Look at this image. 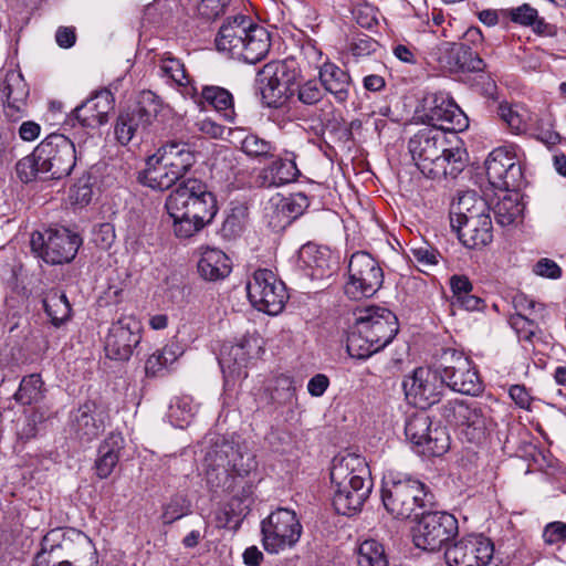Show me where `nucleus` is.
Wrapping results in <instances>:
<instances>
[{
	"label": "nucleus",
	"instance_id": "nucleus-57",
	"mask_svg": "<svg viewBox=\"0 0 566 566\" xmlns=\"http://www.w3.org/2000/svg\"><path fill=\"white\" fill-rule=\"evenodd\" d=\"M537 10L528 3H523L516 8L504 10V15L513 23L523 27H531L536 23Z\"/></svg>",
	"mask_w": 566,
	"mask_h": 566
},
{
	"label": "nucleus",
	"instance_id": "nucleus-7",
	"mask_svg": "<svg viewBox=\"0 0 566 566\" xmlns=\"http://www.w3.org/2000/svg\"><path fill=\"white\" fill-rule=\"evenodd\" d=\"M439 373L444 386L455 392L475 396L482 389V381L473 361L462 352L443 348L438 358Z\"/></svg>",
	"mask_w": 566,
	"mask_h": 566
},
{
	"label": "nucleus",
	"instance_id": "nucleus-9",
	"mask_svg": "<svg viewBox=\"0 0 566 566\" xmlns=\"http://www.w3.org/2000/svg\"><path fill=\"white\" fill-rule=\"evenodd\" d=\"M34 150L44 178L62 179L67 177L75 167L74 143L62 134L49 135Z\"/></svg>",
	"mask_w": 566,
	"mask_h": 566
},
{
	"label": "nucleus",
	"instance_id": "nucleus-6",
	"mask_svg": "<svg viewBox=\"0 0 566 566\" xmlns=\"http://www.w3.org/2000/svg\"><path fill=\"white\" fill-rule=\"evenodd\" d=\"M41 546L54 559L66 560L70 566H97L98 556L92 539L73 527H56L42 538Z\"/></svg>",
	"mask_w": 566,
	"mask_h": 566
},
{
	"label": "nucleus",
	"instance_id": "nucleus-59",
	"mask_svg": "<svg viewBox=\"0 0 566 566\" xmlns=\"http://www.w3.org/2000/svg\"><path fill=\"white\" fill-rule=\"evenodd\" d=\"M542 538L546 545L558 546L566 541V523L560 521L551 522L545 525Z\"/></svg>",
	"mask_w": 566,
	"mask_h": 566
},
{
	"label": "nucleus",
	"instance_id": "nucleus-3",
	"mask_svg": "<svg viewBox=\"0 0 566 566\" xmlns=\"http://www.w3.org/2000/svg\"><path fill=\"white\" fill-rule=\"evenodd\" d=\"M354 325L347 336L350 357L366 359L389 345L399 332L397 316L388 308L370 305L353 312Z\"/></svg>",
	"mask_w": 566,
	"mask_h": 566
},
{
	"label": "nucleus",
	"instance_id": "nucleus-58",
	"mask_svg": "<svg viewBox=\"0 0 566 566\" xmlns=\"http://www.w3.org/2000/svg\"><path fill=\"white\" fill-rule=\"evenodd\" d=\"M280 202L283 203L282 207L285 209L287 218H290L292 222L302 216L308 207V199L302 192L292 193L287 197L280 196Z\"/></svg>",
	"mask_w": 566,
	"mask_h": 566
},
{
	"label": "nucleus",
	"instance_id": "nucleus-36",
	"mask_svg": "<svg viewBox=\"0 0 566 566\" xmlns=\"http://www.w3.org/2000/svg\"><path fill=\"white\" fill-rule=\"evenodd\" d=\"M198 272L206 281L223 280L231 272L230 259L219 249H207L198 262Z\"/></svg>",
	"mask_w": 566,
	"mask_h": 566
},
{
	"label": "nucleus",
	"instance_id": "nucleus-17",
	"mask_svg": "<svg viewBox=\"0 0 566 566\" xmlns=\"http://www.w3.org/2000/svg\"><path fill=\"white\" fill-rule=\"evenodd\" d=\"M490 185L499 190H514L522 184L523 172L514 146L493 149L485 160Z\"/></svg>",
	"mask_w": 566,
	"mask_h": 566
},
{
	"label": "nucleus",
	"instance_id": "nucleus-64",
	"mask_svg": "<svg viewBox=\"0 0 566 566\" xmlns=\"http://www.w3.org/2000/svg\"><path fill=\"white\" fill-rule=\"evenodd\" d=\"M453 305H458L459 307L473 312V311H483L485 308V301L473 294L472 292L467 293V295L458 297L457 301L452 302Z\"/></svg>",
	"mask_w": 566,
	"mask_h": 566
},
{
	"label": "nucleus",
	"instance_id": "nucleus-22",
	"mask_svg": "<svg viewBox=\"0 0 566 566\" xmlns=\"http://www.w3.org/2000/svg\"><path fill=\"white\" fill-rule=\"evenodd\" d=\"M493 543L483 535H468L446 549L449 566H486L493 558Z\"/></svg>",
	"mask_w": 566,
	"mask_h": 566
},
{
	"label": "nucleus",
	"instance_id": "nucleus-40",
	"mask_svg": "<svg viewBox=\"0 0 566 566\" xmlns=\"http://www.w3.org/2000/svg\"><path fill=\"white\" fill-rule=\"evenodd\" d=\"M43 307L55 327H60L71 317V304L64 293L51 291L43 300Z\"/></svg>",
	"mask_w": 566,
	"mask_h": 566
},
{
	"label": "nucleus",
	"instance_id": "nucleus-32",
	"mask_svg": "<svg viewBox=\"0 0 566 566\" xmlns=\"http://www.w3.org/2000/svg\"><path fill=\"white\" fill-rule=\"evenodd\" d=\"M125 440L119 432H111L99 444L94 469L99 479H107L117 467Z\"/></svg>",
	"mask_w": 566,
	"mask_h": 566
},
{
	"label": "nucleus",
	"instance_id": "nucleus-13",
	"mask_svg": "<svg viewBox=\"0 0 566 566\" xmlns=\"http://www.w3.org/2000/svg\"><path fill=\"white\" fill-rule=\"evenodd\" d=\"M441 417L461 432L471 442H480L489 423V408L479 401L453 399L441 407Z\"/></svg>",
	"mask_w": 566,
	"mask_h": 566
},
{
	"label": "nucleus",
	"instance_id": "nucleus-44",
	"mask_svg": "<svg viewBox=\"0 0 566 566\" xmlns=\"http://www.w3.org/2000/svg\"><path fill=\"white\" fill-rule=\"evenodd\" d=\"M431 424L432 422L430 417L423 411L416 412L407 419L405 426L406 437L418 448V450L422 447L429 436L432 429Z\"/></svg>",
	"mask_w": 566,
	"mask_h": 566
},
{
	"label": "nucleus",
	"instance_id": "nucleus-24",
	"mask_svg": "<svg viewBox=\"0 0 566 566\" xmlns=\"http://www.w3.org/2000/svg\"><path fill=\"white\" fill-rule=\"evenodd\" d=\"M261 350V339L255 335H247L235 344L223 346L219 358L223 374L233 378H245L249 360L259 356Z\"/></svg>",
	"mask_w": 566,
	"mask_h": 566
},
{
	"label": "nucleus",
	"instance_id": "nucleus-45",
	"mask_svg": "<svg viewBox=\"0 0 566 566\" xmlns=\"http://www.w3.org/2000/svg\"><path fill=\"white\" fill-rule=\"evenodd\" d=\"M224 490L233 493L231 501L232 511L235 510V502H238L239 514H247L252 503L251 496L253 494V483L244 481V479H237L235 482L231 480L228 483H223Z\"/></svg>",
	"mask_w": 566,
	"mask_h": 566
},
{
	"label": "nucleus",
	"instance_id": "nucleus-12",
	"mask_svg": "<svg viewBox=\"0 0 566 566\" xmlns=\"http://www.w3.org/2000/svg\"><path fill=\"white\" fill-rule=\"evenodd\" d=\"M261 533L264 549L279 554L296 545L302 525L294 511L279 507L261 522Z\"/></svg>",
	"mask_w": 566,
	"mask_h": 566
},
{
	"label": "nucleus",
	"instance_id": "nucleus-52",
	"mask_svg": "<svg viewBox=\"0 0 566 566\" xmlns=\"http://www.w3.org/2000/svg\"><path fill=\"white\" fill-rule=\"evenodd\" d=\"M497 114L513 133L520 134L526 129L525 116L516 107L507 103H501L497 107Z\"/></svg>",
	"mask_w": 566,
	"mask_h": 566
},
{
	"label": "nucleus",
	"instance_id": "nucleus-61",
	"mask_svg": "<svg viewBox=\"0 0 566 566\" xmlns=\"http://www.w3.org/2000/svg\"><path fill=\"white\" fill-rule=\"evenodd\" d=\"M511 324L516 329L518 337L525 340H530L537 331V324L520 313L511 318Z\"/></svg>",
	"mask_w": 566,
	"mask_h": 566
},
{
	"label": "nucleus",
	"instance_id": "nucleus-11",
	"mask_svg": "<svg viewBox=\"0 0 566 566\" xmlns=\"http://www.w3.org/2000/svg\"><path fill=\"white\" fill-rule=\"evenodd\" d=\"M81 244L80 235L66 228L33 232L30 240L32 252L48 264L71 262Z\"/></svg>",
	"mask_w": 566,
	"mask_h": 566
},
{
	"label": "nucleus",
	"instance_id": "nucleus-26",
	"mask_svg": "<svg viewBox=\"0 0 566 566\" xmlns=\"http://www.w3.org/2000/svg\"><path fill=\"white\" fill-rule=\"evenodd\" d=\"M2 94L6 96V115L15 120L27 113L30 88L21 72L9 70L2 83Z\"/></svg>",
	"mask_w": 566,
	"mask_h": 566
},
{
	"label": "nucleus",
	"instance_id": "nucleus-10",
	"mask_svg": "<svg viewBox=\"0 0 566 566\" xmlns=\"http://www.w3.org/2000/svg\"><path fill=\"white\" fill-rule=\"evenodd\" d=\"M298 70L294 60L271 61L258 73V83L263 102L269 107L282 106L287 92L294 95L291 86L298 76Z\"/></svg>",
	"mask_w": 566,
	"mask_h": 566
},
{
	"label": "nucleus",
	"instance_id": "nucleus-14",
	"mask_svg": "<svg viewBox=\"0 0 566 566\" xmlns=\"http://www.w3.org/2000/svg\"><path fill=\"white\" fill-rule=\"evenodd\" d=\"M248 297L258 311L277 315L284 308L287 293L284 283L268 269H259L247 284Z\"/></svg>",
	"mask_w": 566,
	"mask_h": 566
},
{
	"label": "nucleus",
	"instance_id": "nucleus-62",
	"mask_svg": "<svg viewBox=\"0 0 566 566\" xmlns=\"http://www.w3.org/2000/svg\"><path fill=\"white\" fill-rule=\"evenodd\" d=\"M533 272L542 277L556 280L562 276V269L560 266L552 259L548 258H542L539 259L534 268Z\"/></svg>",
	"mask_w": 566,
	"mask_h": 566
},
{
	"label": "nucleus",
	"instance_id": "nucleus-39",
	"mask_svg": "<svg viewBox=\"0 0 566 566\" xmlns=\"http://www.w3.org/2000/svg\"><path fill=\"white\" fill-rule=\"evenodd\" d=\"M157 65L160 70V75L170 80L178 86L185 87V94L188 95L190 92V80L187 74L185 64L177 57L172 56L171 53L166 52L159 56Z\"/></svg>",
	"mask_w": 566,
	"mask_h": 566
},
{
	"label": "nucleus",
	"instance_id": "nucleus-50",
	"mask_svg": "<svg viewBox=\"0 0 566 566\" xmlns=\"http://www.w3.org/2000/svg\"><path fill=\"white\" fill-rule=\"evenodd\" d=\"M189 512L190 502L182 495H175L163 507V523L171 524L186 516Z\"/></svg>",
	"mask_w": 566,
	"mask_h": 566
},
{
	"label": "nucleus",
	"instance_id": "nucleus-30",
	"mask_svg": "<svg viewBox=\"0 0 566 566\" xmlns=\"http://www.w3.org/2000/svg\"><path fill=\"white\" fill-rule=\"evenodd\" d=\"M373 483L355 480L354 484L346 486H332L333 506L338 514L352 515L361 510L371 492Z\"/></svg>",
	"mask_w": 566,
	"mask_h": 566
},
{
	"label": "nucleus",
	"instance_id": "nucleus-63",
	"mask_svg": "<svg viewBox=\"0 0 566 566\" xmlns=\"http://www.w3.org/2000/svg\"><path fill=\"white\" fill-rule=\"evenodd\" d=\"M509 395L521 409L528 410L531 408L533 398L524 385H512Z\"/></svg>",
	"mask_w": 566,
	"mask_h": 566
},
{
	"label": "nucleus",
	"instance_id": "nucleus-43",
	"mask_svg": "<svg viewBox=\"0 0 566 566\" xmlns=\"http://www.w3.org/2000/svg\"><path fill=\"white\" fill-rule=\"evenodd\" d=\"M241 150L251 159L263 163L273 159L276 146L256 134H248L241 140Z\"/></svg>",
	"mask_w": 566,
	"mask_h": 566
},
{
	"label": "nucleus",
	"instance_id": "nucleus-51",
	"mask_svg": "<svg viewBox=\"0 0 566 566\" xmlns=\"http://www.w3.org/2000/svg\"><path fill=\"white\" fill-rule=\"evenodd\" d=\"M245 219L247 208L242 206L232 208L222 223V235L229 239L238 237L244 228Z\"/></svg>",
	"mask_w": 566,
	"mask_h": 566
},
{
	"label": "nucleus",
	"instance_id": "nucleus-27",
	"mask_svg": "<svg viewBox=\"0 0 566 566\" xmlns=\"http://www.w3.org/2000/svg\"><path fill=\"white\" fill-rule=\"evenodd\" d=\"M355 480L370 482L369 469L365 459L354 453L335 457L331 468L332 486H346L354 484Z\"/></svg>",
	"mask_w": 566,
	"mask_h": 566
},
{
	"label": "nucleus",
	"instance_id": "nucleus-49",
	"mask_svg": "<svg viewBox=\"0 0 566 566\" xmlns=\"http://www.w3.org/2000/svg\"><path fill=\"white\" fill-rule=\"evenodd\" d=\"M493 227L462 229L457 232L460 241L469 249H480L492 242Z\"/></svg>",
	"mask_w": 566,
	"mask_h": 566
},
{
	"label": "nucleus",
	"instance_id": "nucleus-29",
	"mask_svg": "<svg viewBox=\"0 0 566 566\" xmlns=\"http://www.w3.org/2000/svg\"><path fill=\"white\" fill-rule=\"evenodd\" d=\"M252 21L249 17L238 14L227 19L221 25L216 38V45L219 51L227 52L233 59H237L241 46L245 42Z\"/></svg>",
	"mask_w": 566,
	"mask_h": 566
},
{
	"label": "nucleus",
	"instance_id": "nucleus-56",
	"mask_svg": "<svg viewBox=\"0 0 566 566\" xmlns=\"http://www.w3.org/2000/svg\"><path fill=\"white\" fill-rule=\"evenodd\" d=\"M296 92L297 99L304 105H315L322 101L324 93L319 81L307 80L300 84L294 93Z\"/></svg>",
	"mask_w": 566,
	"mask_h": 566
},
{
	"label": "nucleus",
	"instance_id": "nucleus-53",
	"mask_svg": "<svg viewBox=\"0 0 566 566\" xmlns=\"http://www.w3.org/2000/svg\"><path fill=\"white\" fill-rule=\"evenodd\" d=\"M295 398V387L293 380L287 376H280L275 379V387L271 391V400L273 403L287 405L292 403Z\"/></svg>",
	"mask_w": 566,
	"mask_h": 566
},
{
	"label": "nucleus",
	"instance_id": "nucleus-34",
	"mask_svg": "<svg viewBox=\"0 0 566 566\" xmlns=\"http://www.w3.org/2000/svg\"><path fill=\"white\" fill-rule=\"evenodd\" d=\"M244 39L237 60L254 64L265 57L271 48L270 33L265 28L252 22Z\"/></svg>",
	"mask_w": 566,
	"mask_h": 566
},
{
	"label": "nucleus",
	"instance_id": "nucleus-48",
	"mask_svg": "<svg viewBox=\"0 0 566 566\" xmlns=\"http://www.w3.org/2000/svg\"><path fill=\"white\" fill-rule=\"evenodd\" d=\"M449 448L450 437L446 428L434 427L431 429L429 436L418 452L426 457H440L444 454Z\"/></svg>",
	"mask_w": 566,
	"mask_h": 566
},
{
	"label": "nucleus",
	"instance_id": "nucleus-5",
	"mask_svg": "<svg viewBox=\"0 0 566 566\" xmlns=\"http://www.w3.org/2000/svg\"><path fill=\"white\" fill-rule=\"evenodd\" d=\"M432 499L426 484L410 474L395 470L384 473L381 502L392 517L407 520L417 516V510L431 505Z\"/></svg>",
	"mask_w": 566,
	"mask_h": 566
},
{
	"label": "nucleus",
	"instance_id": "nucleus-15",
	"mask_svg": "<svg viewBox=\"0 0 566 566\" xmlns=\"http://www.w3.org/2000/svg\"><path fill=\"white\" fill-rule=\"evenodd\" d=\"M421 106V118L428 126L452 133L469 126L467 115L448 93H430L423 97Z\"/></svg>",
	"mask_w": 566,
	"mask_h": 566
},
{
	"label": "nucleus",
	"instance_id": "nucleus-20",
	"mask_svg": "<svg viewBox=\"0 0 566 566\" xmlns=\"http://www.w3.org/2000/svg\"><path fill=\"white\" fill-rule=\"evenodd\" d=\"M109 422L108 411L93 400H87L70 412L71 434L82 443L97 439Z\"/></svg>",
	"mask_w": 566,
	"mask_h": 566
},
{
	"label": "nucleus",
	"instance_id": "nucleus-54",
	"mask_svg": "<svg viewBox=\"0 0 566 566\" xmlns=\"http://www.w3.org/2000/svg\"><path fill=\"white\" fill-rule=\"evenodd\" d=\"M283 203L280 202V195L273 197L269 206L266 207V217L269 224L273 230H282L292 223L291 219L287 218Z\"/></svg>",
	"mask_w": 566,
	"mask_h": 566
},
{
	"label": "nucleus",
	"instance_id": "nucleus-28",
	"mask_svg": "<svg viewBox=\"0 0 566 566\" xmlns=\"http://www.w3.org/2000/svg\"><path fill=\"white\" fill-rule=\"evenodd\" d=\"M301 175L295 163V156L277 157L268 166L261 168L254 182L260 188L280 187L295 181Z\"/></svg>",
	"mask_w": 566,
	"mask_h": 566
},
{
	"label": "nucleus",
	"instance_id": "nucleus-60",
	"mask_svg": "<svg viewBox=\"0 0 566 566\" xmlns=\"http://www.w3.org/2000/svg\"><path fill=\"white\" fill-rule=\"evenodd\" d=\"M93 196V189L90 177H82L72 187L70 198L75 205L81 207L86 206L91 202Z\"/></svg>",
	"mask_w": 566,
	"mask_h": 566
},
{
	"label": "nucleus",
	"instance_id": "nucleus-21",
	"mask_svg": "<svg viewBox=\"0 0 566 566\" xmlns=\"http://www.w3.org/2000/svg\"><path fill=\"white\" fill-rule=\"evenodd\" d=\"M212 455V471L221 470L219 474L224 475L226 483L231 479L233 482L244 479L256 469L255 457L233 442L223 441L217 444Z\"/></svg>",
	"mask_w": 566,
	"mask_h": 566
},
{
	"label": "nucleus",
	"instance_id": "nucleus-41",
	"mask_svg": "<svg viewBox=\"0 0 566 566\" xmlns=\"http://www.w3.org/2000/svg\"><path fill=\"white\" fill-rule=\"evenodd\" d=\"M524 210V206L520 202L518 193H506L501 198L493 208L496 222L502 226H511L516 222Z\"/></svg>",
	"mask_w": 566,
	"mask_h": 566
},
{
	"label": "nucleus",
	"instance_id": "nucleus-8",
	"mask_svg": "<svg viewBox=\"0 0 566 566\" xmlns=\"http://www.w3.org/2000/svg\"><path fill=\"white\" fill-rule=\"evenodd\" d=\"M345 294L352 300L374 296L382 286L384 271L378 261L366 251L353 253L347 266Z\"/></svg>",
	"mask_w": 566,
	"mask_h": 566
},
{
	"label": "nucleus",
	"instance_id": "nucleus-55",
	"mask_svg": "<svg viewBox=\"0 0 566 566\" xmlns=\"http://www.w3.org/2000/svg\"><path fill=\"white\" fill-rule=\"evenodd\" d=\"M17 175L19 179L28 184L38 177L44 178L41 167L35 158V150L30 156L20 159L15 166Z\"/></svg>",
	"mask_w": 566,
	"mask_h": 566
},
{
	"label": "nucleus",
	"instance_id": "nucleus-42",
	"mask_svg": "<svg viewBox=\"0 0 566 566\" xmlns=\"http://www.w3.org/2000/svg\"><path fill=\"white\" fill-rule=\"evenodd\" d=\"M358 566H388V555L381 543L376 539L361 542L356 549Z\"/></svg>",
	"mask_w": 566,
	"mask_h": 566
},
{
	"label": "nucleus",
	"instance_id": "nucleus-33",
	"mask_svg": "<svg viewBox=\"0 0 566 566\" xmlns=\"http://www.w3.org/2000/svg\"><path fill=\"white\" fill-rule=\"evenodd\" d=\"M319 83L324 90L332 94L337 103H345L349 97L350 76L332 62H324L318 66Z\"/></svg>",
	"mask_w": 566,
	"mask_h": 566
},
{
	"label": "nucleus",
	"instance_id": "nucleus-2",
	"mask_svg": "<svg viewBox=\"0 0 566 566\" xmlns=\"http://www.w3.org/2000/svg\"><path fill=\"white\" fill-rule=\"evenodd\" d=\"M408 148L418 169L431 179L455 178L467 165V151L450 146L447 132L434 126L419 129L409 139Z\"/></svg>",
	"mask_w": 566,
	"mask_h": 566
},
{
	"label": "nucleus",
	"instance_id": "nucleus-23",
	"mask_svg": "<svg viewBox=\"0 0 566 566\" xmlns=\"http://www.w3.org/2000/svg\"><path fill=\"white\" fill-rule=\"evenodd\" d=\"M160 104L157 96L148 91L143 92L138 105L132 112L120 113L115 125V136L122 145H127L139 126L149 125L157 116Z\"/></svg>",
	"mask_w": 566,
	"mask_h": 566
},
{
	"label": "nucleus",
	"instance_id": "nucleus-46",
	"mask_svg": "<svg viewBox=\"0 0 566 566\" xmlns=\"http://www.w3.org/2000/svg\"><path fill=\"white\" fill-rule=\"evenodd\" d=\"M191 14L203 22H211L222 15L231 0H188Z\"/></svg>",
	"mask_w": 566,
	"mask_h": 566
},
{
	"label": "nucleus",
	"instance_id": "nucleus-18",
	"mask_svg": "<svg viewBox=\"0 0 566 566\" xmlns=\"http://www.w3.org/2000/svg\"><path fill=\"white\" fill-rule=\"evenodd\" d=\"M143 325L135 315H122L105 337L106 356L113 360H128L142 340Z\"/></svg>",
	"mask_w": 566,
	"mask_h": 566
},
{
	"label": "nucleus",
	"instance_id": "nucleus-4",
	"mask_svg": "<svg viewBox=\"0 0 566 566\" xmlns=\"http://www.w3.org/2000/svg\"><path fill=\"white\" fill-rule=\"evenodd\" d=\"M195 163L193 145L184 140H168L147 158L139 181L154 190H167L182 179Z\"/></svg>",
	"mask_w": 566,
	"mask_h": 566
},
{
	"label": "nucleus",
	"instance_id": "nucleus-25",
	"mask_svg": "<svg viewBox=\"0 0 566 566\" xmlns=\"http://www.w3.org/2000/svg\"><path fill=\"white\" fill-rule=\"evenodd\" d=\"M114 104L115 99L111 91H96L73 109L71 118L76 119L82 127L97 128L107 123Z\"/></svg>",
	"mask_w": 566,
	"mask_h": 566
},
{
	"label": "nucleus",
	"instance_id": "nucleus-16",
	"mask_svg": "<svg viewBox=\"0 0 566 566\" xmlns=\"http://www.w3.org/2000/svg\"><path fill=\"white\" fill-rule=\"evenodd\" d=\"M458 532L457 518L447 512L423 513L413 534L417 547L436 552Z\"/></svg>",
	"mask_w": 566,
	"mask_h": 566
},
{
	"label": "nucleus",
	"instance_id": "nucleus-19",
	"mask_svg": "<svg viewBox=\"0 0 566 566\" xmlns=\"http://www.w3.org/2000/svg\"><path fill=\"white\" fill-rule=\"evenodd\" d=\"M406 396L420 409H426L440 401L444 384L439 373V365L434 369L418 367L402 382Z\"/></svg>",
	"mask_w": 566,
	"mask_h": 566
},
{
	"label": "nucleus",
	"instance_id": "nucleus-38",
	"mask_svg": "<svg viewBox=\"0 0 566 566\" xmlns=\"http://www.w3.org/2000/svg\"><path fill=\"white\" fill-rule=\"evenodd\" d=\"M46 389L40 374L24 376L14 392V400L21 406H32L41 402L45 397Z\"/></svg>",
	"mask_w": 566,
	"mask_h": 566
},
{
	"label": "nucleus",
	"instance_id": "nucleus-47",
	"mask_svg": "<svg viewBox=\"0 0 566 566\" xmlns=\"http://www.w3.org/2000/svg\"><path fill=\"white\" fill-rule=\"evenodd\" d=\"M453 57L459 66L464 72H484L486 69L485 62L480 57L479 53L473 51L467 43H459L453 49Z\"/></svg>",
	"mask_w": 566,
	"mask_h": 566
},
{
	"label": "nucleus",
	"instance_id": "nucleus-1",
	"mask_svg": "<svg viewBox=\"0 0 566 566\" xmlns=\"http://www.w3.org/2000/svg\"><path fill=\"white\" fill-rule=\"evenodd\" d=\"M165 208L178 239L195 237L218 212L214 195L197 178L182 180L167 197Z\"/></svg>",
	"mask_w": 566,
	"mask_h": 566
},
{
	"label": "nucleus",
	"instance_id": "nucleus-31",
	"mask_svg": "<svg viewBox=\"0 0 566 566\" xmlns=\"http://www.w3.org/2000/svg\"><path fill=\"white\" fill-rule=\"evenodd\" d=\"M188 95L193 102L205 108L212 107L218 113H221L224 119L232 122L234 119V103L232 94L221 86L205 85L200 93L193 86H190Z\"/></svg>",
	"mask_w": 566,
	"mask_h": 566
},
{
	"label": "nucleus",
	"instance_id": "nucleus-35",
	"mask_svg": "<svg viewBox=\"0 0 566 566\" xmlns=\"http://www.w3.org/2000/svg\"><path fill=\"white\" fill-rule=\"evenodd\" d=\"M298 258L302 265L311 270L310 275L313 279H322L332 271V254L326 248L313 243L304 244L298 251Z\"/></svg>",
	"mask_w": 566,
	"mask_h": 566
},
{
	"label": "nucleus",
	"instance_id": "nucleus-37",
	"mask_svg": "<svg viewBox=\"0 0 566 566\" xmlns=\"http://www.w3.org/2000/svg\"><path fill=\"white\" fill-rule=\"evenodd\" d=\"M490 217L486 201L476 196L474 191H468L459 197L450 211V224L468 221L469 217Z\"/></svg>",
	"mask_w": 566,
	"mask_h": 566
}]
</instances>
